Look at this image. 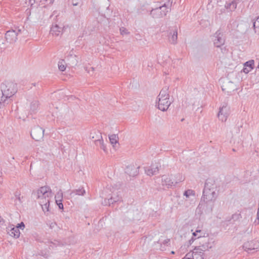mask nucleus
I'll return each instance as SVG.
<instances>
[{"label": "nucleus", "instance_id": "nucleus-2", "mask_svg": "<svg viewBox=\"0 0 259 259\" xmlns=\"http://www.w3.org/2000/svg\"><path fill=\"white\" fill-rule=\"evenodd\" d=\"M34 197L41 205L42 210L46 212L49 211L51 200L53 197V193L48 186H42L33 192Z\"/></svg>", "mask_w": 259, "mask_h": 259}, {"label": "nucleus", "instance_id": "nucleus-24", "mask_svg": "<svg viewBox=\"0 0 259 259\" xmlns=\"http://www.w3.org/2000/svg\"><path fill=\"white\" fill-rule=\"evenodd\" d=\"M137 168L134 166H127L126 168V172L132 176H134L137 174Z\"/></svg>", "mask_w": 259, "mask_h": 259}, {"label": "nucleus", "instance_id": "nucleus-34", "mask_svg": "<svg viewBox=\"0 0 259 259\" xmlns=\"http://www.w3.org/2000/svg\"><path fill=\"white\" fill-rule=\"evenodd\" d=\"M75 193H76V194L78 195H83L85 194V191L83 189H80L76 190L75 191Z\"/></svg>", "mask_w": 259, "mask_h": 259}, {"label": "nucleus", "instance_id": "nucleus-5", "mask_svg": "<svg viewBox=\"0 0 259 259\" xmlns=\"http://www.w3.org/2000/svg\"><path fill=\"white\" fill-rule=\"evenodd\" d=\"M108 191H109L111 192V196L109 199L108 200L105 199L103 202L104 205H110L111 204L113 203L114 202H116L120 200V197L119 196L118 190L117 187H114L112 185H108L105 189V191L106 193H108Z\"/></svg>", "mask_w": 259, "mask_h": 259}, {"label": "nucleus", "instance_id": "nucleus-19", "mask_svg": "<svg viewBox=\"0 0 259 259\" xmlns=\"http://www.w3.org/2000/svg\"><path fill=\"white\" fill-rule=\"evenodd\" d=\"M62 28L57 24H53L51 29V33L53 35L59 36L62 34Z\"/></svg>", "mask_w": 259, "mask_h": 259}, {"label": "nucleus", "instance_id": "nucleus-39", "mask_svg": "<svg viewBox=\"0 0 259 259\" xmlns=\"http://www.w3.org/2000/svg\"><path fill=\"white\" fill-rule=\"evenodd\" d=\"M86 70L88 72V73H90L91 72H93L94 71V68L93 67H90L89 68V69L88 70L87 69H86Z\"/></svg>", "mask_w": 259, "mask_h": 259}, {"label": "nucleus", "instance_id": "nucleus-43", "mask_svg": "<svg viewBox=\"0 0 259 259\" xmlns=\"http://www.w3.org/2000/svg\"><path fill=\"white\" fill-rule=\"evenodd\" d=\"M1 195H2V194H1V193L0 192V197H1Z\"/></svg>", "mask_w": 259, "mask_h": 259}, {"label": "nucleus", "instance_id": "nucleus-26", "mask_svg": "<svg viewBox=\"0 0 259 259\" xmlns=\"http://www.w3.org/2000/svg\"><path fill=\"white\" fill-rule=\"evenodd\" d=\"M252 25L254 32L259 33V17L252 20Z\"/></svg>", "mask_w": 259, "mask_h": 259}, {"label": "nucleus", "instance_id": "nucleus-14", "mask_svg": "<svg viewBox=\"0 0 259 259\" xmlns=\"http://www.w3.org/2000/svg\"><path fill=\"white\" fill-rule=\"evenodd\" d=\"M178 31L177 29H174L169 32L168 35V41L173 45L177 43Z\"/></svg>", "mask_w": 259, "mask_h": 259}, {"label": "nucleus", "instance_id": "nucleus-23", "mask_svg": "<svg viewBox=\"0 0 259 259\" xmlns=\"http://www.w3.org/2000/svg\"><path fill=\"white\" fill-rule=\"evenodd\" d=\"M95 144L97 146H99L101 149H102L104 152L107 153L108 152L106 146L104 144L103 140L102 139H97Z\"/></svg>", "mask_w": 259, "mask_h": 259}, {"label": "nucleus", "instance_id": "nucleus-33", "mask_svg": "<svg viewBox=\"0 0 259 259\" xmlns=\"http://www.w3.org/2000/svg\"><path fill=\"white\" fill-rule=\"evenodd\" d=\"M119 30L120 34L122 35H127L129 34V32L128 31L127 29L123 27H121Z\"/></svg>", "mask_w": 259, "mask_h": 259}, {"label": "nucleus", "instance_id": "nucleus-27", "mask_svg": "<svg viewBox=\"0 0 259 259\" xmlns=\"http://www.w3.org/2000/svg\"><path fill=\"white\" fill-rule=\"evenodd\" d=\"M175 179H174V182L175 185L177 184L183 182L185 180L184 177L181 174H177L174 176Z\"/></svg>", "mask_w": 259, "mask_h": 259}, {"label": "nucleus", "instance_id": "nucleus-20", "mask_svg": "<svg viewBox=\"0 0 259 259\" xmlns=\"http://www.w3.org/2000/svg\"><path fill=\"white\" fill-rule=\"evenodd\" d=\"M38 109V102L37 100H33L29 105V110L31 114L35 113Z\"/></svg>", "mask_w": 259, "mask_h": 259}, {"label": "nucleus", "instance_id": "nucleus-18", "mask_svg": "<svg viewBox=\"0 0 259 259\" xmlns=\"http://www.w3.org/2000/svg\"><path fill=\"white\" fill-rule=\"evenodd\" d=\"M193 237L189 240L190 244H192L195 240L204 236L205 233L200 229H197L193 233Z\"/></svg>", "mask_w": 259, "mask_h": 259}, {"label": "nucleus", "instance_id": "nucleus-40", "mask_svg": "<svg viewBox=\"0 0 259 259\" xmlns=\"http://www.w3.org/2000/svg\"><path fill=\"white\" fill-rule=\"evenodd\" d=\"M35 3V0H29V3L31 5H33Z\"/></svg>", "mask_w": 259, "mask_h": 259}, {"label": "nucleus", "instance_id": "nucleus-41", "mask_svg": "<svg viewBox=\"0 0 259 259\" xmlns=\"http://www.w3.org/2000/svg\"><path fill=\"white\" fill-rule=\"evenodd\" d=\"M171 254H174V253H175V252H174V251H172L171 252Z\"/></svg>", "mask_w": 259, "mask_h": 259}, {"label": "nucleus", "instance_id": "nucleus-42", "mask_svg": "<svg viewBox=\"0 0 259 259\" xmlns=\"http://www.w3.org/2000/svg\"><path fill=\"white\" fill-rule=\"evenodd\" d=\"M44 4H46L45 3H42L41 4H40V5H43Z\"/></svg>", "mask_w": 259, "mask_h": 259}, {"label": "nucleus", "instance_id": "nucleus-37", "mask_svg": "<svg viewBox=\"0 0 259 259\" xmlns=\"http://www.w3.org/2000/svg\"><path fill=\"white\" fill-rule=\"evenodd\" d=\"M59 208L63 209V205L62 203V201L56 202Z\"/></svg>", "mask_w": 259, "mask_h": 259}, {"label": "nucleus", "instance_id": "nucleus-16", "mask_svg": "<svg viewBox=\"0 0 259 259\" xmlns=\"http://www.w3.org/2000/svg\"><path fill=\"white\" fill-rule=\"evenodd\" d=\"M256 242L250 241L245 242L243 245V248L246 251L257 249L258 245H256Z\"/></svg>", "mask_w": 259, "mask_h": 259}, {"label": "nucleus", "instance_id": "nucleus-22", "mask_svg": "<svg viewBox=\"0 0 259 259\" xmlns=\"http://www.w3.org/2000/svg\"><path fill=\"white\" fill-rule=\"evenodd\" d=\"M109 141L111 144L114 149L118 147V137L116 135H111L109 137Z\"/></svg>", "mask_w": 259, "mask_h": 259}, {"label": "nucleus", "instance_id": "nucleus-1", "mask_svg": "<svg viewBox=\"0 0 259 259\" xmlns=\"http://www.w3.org/2000/svg\"><path fill=\"white\" fill-rule=\"evenodd\" d=\"M217 196L218 194L215 185L209 183H206L203 190L201 201L196 208V212L200 214H202V210L204 207L208 206H210L209 211H211Z\"/></svg>", "mask_w": 259, "mask_h": 259}, {"label": "nucleus", "instance_id": "nucleus-8", "mask_svg": "<svg viewBox=\"0 0 259 259\" xmlns=\"http://www.w3.org/2000/svg\"><path fill=\"white\" fill-rule=\"evenodd\" d=\"M20 32V29H18L17 31L14 30L7 31L5 34L6 41L10 44L15 42L17 40V36Z\"/></svg>", "mask_w": 259, "mask_h": 259}, {"label": "nucleus", "instance_id": "nucleus-32", "mask_svg": "<svg viewBox=\"0 0 259 259\" xmlns=\"http://www.w3.org/2000/svg\"><path fill=\"white\" fill-rule=\"evenodd\" d=\"M58 68L61 71H64L66 69L65 62L63 60L59 61Z\"/></svg>", "mask_w": 259, "mask_h": 259}, {"label": "nucleus", "instance_id": "nucleus-9", "mask_svg": "<svg viewBox=\"0 0 259 259\" xmlns=\"http://www.w3.org/2000/svg\"><path fill=\"white\" fill-rule=\"evenodd\" d=\"M212 39L215 47L220 48L225 44L223 34L220 31H217L213 35Z\"/></svg>", "mask_w": 259, "mask_h": 259}, {"label": "nucleus", "instance_id": "nucleus-13", "mask_svg": "<svg viewBox=\"0 0 259 259\" xmlns=\"http://www.w3.org/2000/svg\"><path fill=\"white\" fill-rule=\"evenodd\" d=\"M159 170V165L158 164H152L145 169L146 174L149 176L156 175Z\"/></svg>", "mask_w": 259, "mask_h": 259}, {"label": "nucleus", "instance_id": "nucleus-17", "mask_svg": "<svg viewBox=\"0 0 259 259\" xmlns=\"http://www.w3.org/2000/svg\"><path fill=\"white\" fill-rule=\"evenodd\" d=\"M254 61L253 60H250L246 62H245L244 64V67L243 69V72L245 73H248L250 71H251L254 67Z\"/></svg>", "mask_w": 259, "mask_h": 259}, {"label": "nucleus", "instance_id": "nucleus-4", "mask_svg": "<svg viewBox=\"0 0 259 259\" xmlns=\"http://www.w3.org/2000/svg\"><path fill=\"white\" fill-rule=\"evenodd\" d=\"M2 94L11 98L17 92V84L12 81H6L1 84Z\"/></svg>", "mask_w": 259, "mask_h": 259}, {"label": "nucleus", "instance_id": "nucleus-30", "mask_svg": "<svg viewBox=\"0 0 259 259\" xmlns=\"http://www.w3.org/2000/svg\"><path fill=\"white\" fill-rule=\"evenodd\" d=\"M9 98V97H7L6 96L2 94V96L0 98V108L5 106L6 104L8 103V100Z\"/></svg>", "mask_w": 259, "mask_h": 259}, {"label": "nucleus", "instance_id": "nucleus-36", "mask_svg": "<svg viewBox=\"0 0 259 259\" xmlns=\"http://www.w3.org/2000/svg\"><path fill=\"white\" fill-rule=\"evenodd\" d=\"M16 227L18 228V229H20L23 230L25 228V225L23 222H21V223L18 224L16 226Z\"/></svg>", "mask_w": 259, "mask_h": 259}, {"label": "nucleus", "instance_id": "nucleus-35", "mask_svg": "<svg viewBox=\"0 0 259 259\" xmlns=\"http://www.w3.org/2000/svg\"><path fill=\"white\" fill-rule=\"evenodd\" d=\"M193 257V251L187 253L183 259H192Z\"/></svg>", "mask_w": 259, "mask_h": 259}, {"label": "nucleus", "instance_id": "nucleus-31", "mask_svg": "<svg viewBox=\"0 0 259 259\" xmlns=\"http://www.w3.org/2000/svg\"><path fill=\"white\" fill-rule=\"evenodd\" d=\"M56 202H60L62 201L63 199V192L61 190H59L56 193L55 196Z\"/></svg>", "mask_w": 259, "mask_h": 259}, {"label": "nucleus", "instance_id": "nucleus-6", "mask_svg": "<svg viewBox=\"0 0 259 259\" xmlns=\"http://www.w3.org/2000/svg\"><path fill=\"white\" fill-rule=\"evenodd\" d=\"M229 114V107L226 103H223L219 108V111L218 114L219 119L222 122H225Z\"/></svg>", "mask_w": 259, "mask_h": 259}, {"label": "nucleus", "instance_id": "nucleus-12", "mask_svg": "<svg viewBox=\"0 0 259 259\" xmlns=\"http://www.w3.org/2000/svg\"><path fill=\"white\" fill-rule=\"evenodd\" d=\"M161 184L167 188H170L175 185L174 180H172L170 176L167 175L162 176L161 178Z\"/></svg>", "mask_w": 259, "mask_h": 259}, {"label": "nucleus", "instance_id": "nucleus-28", "mask_svg": "<svg viewBox=\"0 0 259 259\" xmlns=\"http://www.w3.org/2000/svg\"><path fill=\"white\" fill-rule=\"evenodd\" d=\"M203 253L201 251L198 252L197 249H194L193 251V257L192 259H203Z\"/></svg>", "mask_w": 259, "mask_h": 259}, {"label": "nucleus", "instance_id": "nucleus-11", "mask_svg": "<svg viewBox=\"0 0 259 259\" xmlns=\"http://www.w3.org/2000/svg\"><path fill=\"white\" fill-rule=\"evenodd\" d=\"M236 85L234 81H232L227 79L222 86V90L227 93H231L236 90Z\"/></svg>", "mask_w": 259, "mask_h": 259}, {"label": "nucleus", "instance_id": "nucleus-21", "mask_svg": "<svg viewBox=\"0 0 259 259\" xmlns=\"http://www.w3.org/2000/svg\"><path fill=\"white\" fill-rule=\"evenodd\" d=\"M237 6V3L236 2V0H232L230 2H226L225 7L227 9L233 11L236 9Z\"/></svg>", "mask_w": 259, "mask_h": 259}, {"label": "nucleus", "instance_id": "nucleus-10", "mask_svg": "<svg viewBox=\"0 0 259 259\" xmlns=\"http://www.w3.org/2000/svg\"><path fill=\"white\" fill-rule=\"evenodd\" d=\"M44 132V131L42 128L39 126L35 127L31 131V136L35 140L39 141L42 138Z\"/></svg>", "mask_w": 259, "mask_h": 259}, {"label": "nucleus", "instance_id": "nucleus-38", "mask_svg": "<svg viewBox=\"0 0 259 259\" xmlns=\"http://www.w3.org/2000/svg\"><path fill=\"white\" fill-rule=\"evenodd\" d=\"M44 1L47 3V4H52L54 3V0H44Z\"/></svg>", "mask_w": 259, "mask_h": 259}, {"label": "nucleus", "instance_id": "nucleus-29", "mask_svg": "<svg viewBox=\"0 0 259 259\" xmlns=\"http://www.w3.org/2000/svg\"><path fill=\"white\" fill-rule=\"evenodd\" d=\"M184 195L186 196V198L188 199L191 196L195 197V193L194 191L191 189H188L184 192Z\"/></svg>", "mask_w": 259, "mask_h": 259}, {"label": "nucleus", "instance_id": "nucleus-15", "mask_svg": "<svg viewBox=\"0 0 259 259\" xmlns=\"http://www.w3.org/2000/svg\"><path fill=\"white\" fill-rule=\"evenodd\" d=\"M7 231L12 237L17 238L20 236V232L16 227L10 226L7 228Z\"/></svg>", "mask_w": 259, "mask_h": 259}, {"label": "nucleus", "instance_id": "nucleus-3", "mask_svg": "<svg viewBox=\"0 0 259 259\" xmlns=\"http://www.w3.org/2000/svg\"><path fill=\"white\" fill-rule=\"evenodd\" d=\"M169 96L167 89L162 90L157 97L158 102L156 106L158 108L162 111H166L170 106Z\"/></svg>", "mask_w": 259, "mask_h": 259}, {"label": "nucleus", "instance_id": "nucleus-25", "mask_svg": "<svg viewBox=\"0 0 259 259\" xmlns=\"http://www.w3.org/2000/svg\"><path fill=\"white\" fill-rule=\"evenodd\" d=\"M90 138L94 140L95 143H96L97 139H102V135L99 131H94L91 133Z\"/></svg>", "mask_w": 259, "mask_h": 259}, {"label": "nucleus", "instance_id": "nucleus-7", "mask_svg": "<svg viewBox=\"0 0 259 259\" xmlns=\"http://www.w3.org/2000/svg\"><path fill=\"white\" fill-rule=\"evenodd\" d=\"M169 8L165 5H164L159 8L155 9L151 11V14L155 18L162 17L166 15L169 11Z\"/></svg>", "mask_w": 259, "mask_h": 259}]
</instances>
